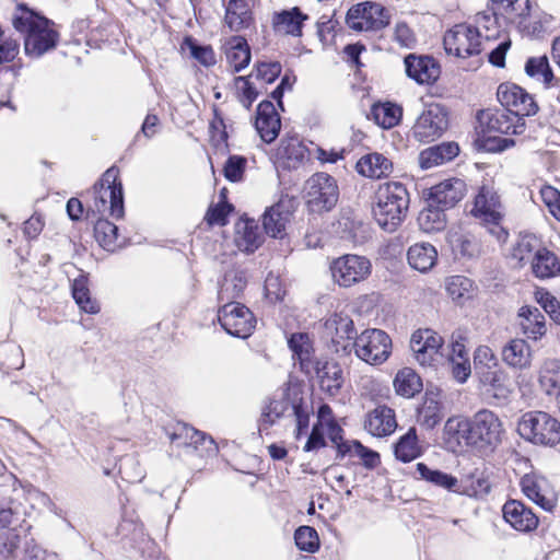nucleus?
Returning a JSON list of instances; mask_svg holds the SVG:
<instances>
[{"label":"nucleus","instance_id":"10","mask_svg":"<svg viewBox=\"0 0 560 560\" xmlns=\"http://www.w3.org/2000/svg\"><path fill=\"white\" fill-rule=\"evenodd\" d=\"M447 128V109L441 104L432 103L418 116L411 133L417 141L428 143L442 137Z\"/></svg>","mask_w":560,"mask_h":560},{"label":"nucleus","instance_id":"5","mask_svg":"<svg viewBox=\"0 0 560 560\" xmlns=\"http://www.w3.org/2000/svg\"><path fill=\"white\" fill-rule=\"evenodd\" d=\"M470 213L482 223L489 225V233L492 234L498 242H506L509 233L500 224L503 218V206L493 187L488 185L480 187Z\"/></svg>","mask_w":560,"mask_h":560},{"label":"nucleus","instance_id":"24","mask_svg":"<svg viewBox=\"0 0 560 560\" xmlns=\"http://www.w3.org/2000/svg\"><path fill=\"white\" fill-rule=\"evenodd\" d=\"M255 126L261 139L267 143L272 142L278 137L281 121L272 102L262 101L259 103Z\"/></svg>","mask_w":560,"mask_h":560},{"label":"nucleus","instance_id":"33","mask_svg":"<svg viewBox=\"0 0 560 560\" xmlns=\"http://www.w3.org/2000/svg\"><path fill=\"white\" fill-rule=\"evenodd\" d=\"M252 12L245 0H230L225 8L224 23L233 32H240L250 26Z\"/></svg>","mask_w":560,"mask_h":560},{"label":"nucleus","instance_id":"28","mask_svg":"<svg viewBox=\"0 0 560 560\" xmlns=\"http://www.w3.org/2000/svg\"><path fill=\"white\" fill-rule=\"evenodd\" d=\"M264 237L255 220L241 219L235 224L234 244L238 250L250 254L262 244Z\"/></svg>","mask_w":560,"mask_h":560},{"label":"nucleus","instance_id":"59","mask_svg":"<svg viewBox=\"0 0 560 560\" xmlns=\"http://www.w3.org/2000/svg\"><path fill=\"white\" fill-rule=\"evenodd\" d=\"M20 545V535L15 529L0 530V556L11 558Z\"/></svg>","mask_w":560,"mask_h":560},{"label":"nucleus","instance_id":"3","mask_svg":"<svg viewBox=\"0 0 560 560\" xmlns=\"http://www.w3.org/2000/svg\"><path fill=\"white\" fill-rule=\"evenodd\" d=\"M517 432L534 445L553 447L560 443V420L546 411H527L517 422Z\"/></svg>","mask_w":560,"mask_h":560},{"label":"nucleus","instance_id":"52","mask_svg":"<svg viewBox=\"0 0 560 560\" xmlns=\"http://www.w3.org/2000/svg\"><path fill=\"white\" fill-rule=\"evenodd\" d=\"M442 419V406L433 397H427L418 409L419 424L425 429H433Z\"/></svg>","mask_w":560,"mask_h":560},{"label":"nucleus","instance_id":"32","mask_svg":"<svg viewBox=\"0 0 560 560\" xmlns=\"http://www.w3.org/2000/svg\"><path fill=\"white\" fill-rule=\"evenodd\" d=\"M502 360L512 368L527 369L532 362L530 347L524 339H512L502 349Z\"/></svg>","mask_w":560,"mask_h":560},{"label":"nucleus","instance_id":"44","mask_svg":"<svg viewBox=\"0 0 560 560\" xmlns=\"http://www.w3.org/2000/svg\"><path fill=\"white\" fill-rule=\"evenodd\" d=\"M306 16L302 15L298 8L277 13L273 18V26L277 32L290 35H300L302 22Z\"/></svg>","mask_w":560,"mask_h":560},{"label":"nucleus","instance_id":"45","mask_svg":"<svg viewBox=\"0 0 560 560\" xmlns=\"http://www.w3.org/2000/svg\"><path fill=\"white\" fill-rule=\"evenodd\" d=\"M418 224L425 233H435L445 229L446 215L444 209L428 205L418 215Z\"/></svg>","mask_w":560,"mask_h":560},{"label":"nucleus","instance_id":"11","mask_svg":"<svg viewBox=\"0 0 560 560\" xmlns=\"http://www.w3.org/2000/svg\"><path fill=\"white\" fill-rule=\"evenodd\" d=\"M372 271L370 259L364 256L347 254L334 259L330 272L335 283L342 288H350L364 281Z\"/></svg>","mask_w":560,"mask_h":560},{"label":"nucleus","instance_id":"27","mask_svg":"<svg viewBox=\"0 0 560 560\" xmlns=\"http://www.w3.org/2000/svg\"><path fill=\"white\" fill-rule=\"evenodd\" d=\"M276 161L282 167L298 168L307 158V149L298 137L283 138L276 150Z\"/></svg>","mask_w":560,"mask_h":560},{"label":"nucleus","instance_id":"47","mask_svg":"<svg viewBox=\"0 0 560 560\" xmlns=\"http://www.w3.org/2000/svg\"><path fill=\"white\" fill-rule=\"evenodd\" d=\"M72 296L79 307L89 314L100 312L97 301L93 300L88 287V278L84 275L79 276L72 282Z\"/></svg>","mask_w":560,"mask_h":560},{"label":"nucleus","instance_id":"20","mask_svg":"<svg viewBox=\"0 0 560 560\" xmlns=\"http://www.w3.org/2000/svg\"><path fill=\"white\" fill-rule=\"evenodd\" d=\"M465 192L466 184L463 179L450 178L431 188L429 201L431 206H436L445 210L460 201Z\"/></svg>","mask_w":560,"mask_h":560},{"label":"nucleus","instance_id":"8","mask_svg":"<svg viewBox=\"0 0 560 560\" xmlns=\"http://www.w3.org/2000/svg\"><path fill=\"white\" fill-rule=\"evenodd\" d=\"M502 434V422L491 410H479L470 419V446L475 448L495 447L501 442Z\"/></svg>","mask_w":560,"mask_h":560},{"label":"nucleus","instance_id":"48","mask_svg":"<svg viewBox=\"0 0 560 560\" xmlns=\"http://www.w3.org/2000/svg\"><path fill=\"white\" fill-rule=\"evenodd\" d=\"M394 387L398 395L412 397L422 388L419 375L410 368H404L396 374Z\"/></svg>","mask_w":560,"mask_h":560},{"label":"nucleus","instance_id":"26","mask_svg":"<svg viewBox=\"0 0 560 560\" xmlns=\"http://www.w3.org/2000/svg\"><path fill=\"white\" fill-rule=\"evenodd\" d=\"M396 427L395 412L389 407L377 406L365 416L364 429L373 436L389 435Z\"/></svg>","mask_w":560,"mask_h":560},{"label":"nucleus","instance_id":"51","mask_svg":"<svg viewBox=\"0 0 560 560\" xmlns=\"http://www.w3.org/2000/svg\"><path fill=\"white\" fill-rule=\"evenodd\" d=\"M374 121L384 129L395 127L401 117V108L392 103L377 104L372 107Z\"/></svg>","mask_w":560,"mask_h":560},{"label":"nucleus","instance_id":"54","mask_svg":"<svg viewBox=\"0 0 560 560\" xmlns=\"http://www.w3.org/2000/svg\"><path fill=\"white\" fill-rule=\"evenodd\" d=\"M291 406L292 404L284 399L271 401L261 413L259 431L269 429L281 417H289Z\"/></svg>","mask_w":560,"mask_h":560},{"label":"nucleus","instance_id":"12","mask_svg":"<svg viewBox=\"0 0 560 560\" xmlns=\"http://www.w3.org/2000/svg\"><path fill=\"white\" fill-rule=\"evenodd\" d=\"M444 48L447 54L468 58L481 52V34L468 24L455 25L444 35Z\"/></svg>","mask_w":560,"mask_h":560},{"label":"nucleus","instance_id":"57","mask_svg":"<svg viewBox=\"0 0 560 560\" xmlns=\"http://www.w3.org/2000/svg\"><path fill=\"white\" fill-rule=\"evenodd\" d=\"M476 24L477 26L475 28L479 31L485 30L487 32V38L495 36L499 28L504 26L503 18L494 14L491 10V4L489 5V11H483L476 15Z\"/></svg>","mask_w":560,"mask_h":560},{"label":"nucleus","instance_id":"37","mask_svg":"<svg viewBox=\"0 0 560 560\" xmlns=\"http://www.w3.org/2000/svg\"><path fill=\"white\" fill-rule=\"evenodd\" d=\"M530 267L537 278H552L560 275V258L553 252L541 246L539 252H536Z\"/></svg>","mask_w":560,"mask_h":560},{"label":"nucleus","instance_id":"34","mask_svg":"<svg viewBox=\"0 0 560 560\" xmlns=\"http://www.w3.org/2000/svg\"><path fill=\"white\" fill-rule=\"evenodd\" d=\"M407 258L411 268L427 272L435 265L438 250L430 243H417L409 247Z\"/></svg>","mask_w":560,"mask_h":560},{"label":"nucleus","instance_id":"14","mask_svg":"<svg viewBox=\"0 0 560 560\" xmlns=\"http://www.w3.org/2000/svg\"><path fill=\"white\" fill-rule=\"evenodd\" d=\"M323 334L331 341L337 353H349L358 336L352 318L343 313H334L326 318Z\"/></svg>","mask_w":560,"mask_h":560},{"label":"nucleus","instance_id":"41","mask_svg":"<svg viewBox=\"0 0 560 560\" xmlns=\"http://www.w3.org/2000/svg\"><path fill=\"white\" fill-rule=\"evenodd\" d=\"M246 283L247 279L243 270H231L226 272L219 291V301L231 302L240 298Z\"/></svg>","mask_w":560,"mask_h":560},{"label":"nucleus","instance_id":"50","mask_svg":"<svg viewBox=\"0 0 560 560\" xmlns=\"http://www.w3.org/2000/svg\"><path fill=\"white\" fill-rule=\"evenodd\" d=\"M94 236L97 243L108 252H115L120 245L118 241V228L105 219H98L94 225Z\"/></svg>","mask_w":560,"mask_h":560},{"label":"nucleus","instance_id":"19","mask_svg":"<svg viewBox=\"0 0 560 560\" xmlns=\"http://www.w3.org/2000/svg\"><path fill=\"white\" fill-rule=\"evenodd\" d=\"M521 488L530 501L545 511L551 512L556 508L558 494L545 477L525 475L521 479Z\"/></svg>","mask_w":560,"mask_h":560},{"label":"nucleus","instance_id":"9","mask_svg":"<svg viewBox=\"0 0 560 560\" xmlns=\"http://www.w3.org/2000/svg\"><path fill=\"white\" fill-rule=\"evenodd\" d=\"M390 14L381 3L365 1L351 7L347 13V25L357 32L380 31L389 24Z\"/></svg>","mask_w":560,"mask_h":560},{"label":"nucleus","instance_id":"13","mask_svg":"<svg viewBox=\"0 0 560 560\" xmlns=\"http://www.w3.org/2000/svg\"><path fill=\"white\" fill-rule=\"evenodd\" d=\"M218 319L229 335L238 338H247L256 323L249 308L234 301L224 302L219 310Z\"/></svg>","mask_w":560,"mask_h":560},{"label":"nucleus","instance_id":"36","mask_svg":"<svg viewBox=\"0 0 560 560\" xmlns=\"http://www.w3.org/2000/svg\"><path fill=\"white\" fill-rule=\"evenodd\" d=\"M291 213L278 203L270 207L262 215V226L267 235L275 238H282Z\"/></svg>","mask_w":560,"mask_h":560},{"label":"nucleus","instance_id":"49","mask_svg":"<svg viewBox=\"0 0 560 560\" xmlns=\"http://www.w3.org/2000/svg\"><path fill=\"white\" fill-rule=\"evenodd\" d=\"M450 243L453 252L462 257L472 258L480 253V242L471 233H453Z\"/></svg>","mask_w":560,"mask_h":560},{"label":"nucleus","instance_id":"39","mask_svg":"<svg viewBox=\"0 0 560 560\" xmlns=\"http://www.w3.org/2000/svg\"><path fill=\"white\" fill-rule=\"evenodd\" d=\"M444 439L450 444L470 446V419L448 418L443 429Z\"/></svg>","mask_w":560,"mask_h":560},{"label":"nucleus","instance_id":"4","mask_svg":"<svg viewBox=\"0 0 560 560\" xmlns=\"http://www.w3.org/2000/svg\"><path fill=\"white\" fill-rule=\"evenodd\" d=\"M94 201L91 209L104 214H109L116 219L124 215V192L122 185L119 180V170L109 167L102 178L93 186Z\"/></svg>","mask_w":560,"mask_h":560},{"label":"nucleus","instance_id":"56","mask_svg":"<svg viewBox=\"0 0 560 560\" xmlns=\"http://www.w3.org/2000/svg\"><path fill=\"white\" fill-rule=\"evenodd\" d=\"M296 547L310 553H314L319 548V538L317 532L311 526H300L294 534Z\"/></svg>","mask_w":560,"mask_h":560},{"label":"nucleus","instance_id":"21","mask_svg":"<svg viewBox=\"0 0 560 560\" xmlns=\"http://www.w3.org/2000/svg\"><path fill=\"white\" fill-rule=\"evenodd\" d=\"M503 517L515 530L522 533H530L535 530L539 524L538 516L517 500L506 501L502 508Z\"/></svg>","mask_w":560,"mask_h":560},{"label":"nucleus","instance_id":"63","mask_svg":"<svg viewBox=\"0 0 560 560\" xmlns=\"http://www.w3.org/2000/svg\"><path fill=\"white\" fill-rule=\"evenodd\" d=\"M540 196L549 212L560 221V191L551 186H545Z\"/></svg>","mask_w":560,"mask_h":560},{"label":"nucleus","instance_id":"55","mask_svg":"<svg viewBox=\"0 0 560 560\" xmlns=\"http://www.w3.org/2000/svg\"><path fill=\"white\" fill-rule=\"evenodd\" d=\"M549 23V16L534 15L529 11L528 15L523 19L522 23L517 24L515 28L525 36L538 37L547 31Z\"/></svg>","mask_w":560,"mask_h":560},{"label":"nucleus","instance_id":"53","mask_svg":"<svg viewBox=\"0 0 560 560\" xmlns=\"http://www.w3.org/2000/svg\"><path fill=\"white\" fill-rule=\"evenodd\" d=\"M290 350L293 353V358H298L301 368L306 369L310 364L312 343L307 334L298 332L291 335L288 340Z\"/></svg>","mask_w":560,"mask_h":560},{"label":"nucleus","instance_id":"38","mask_svg":"<svg viewBox=\"0 0 560 560\" xmlns=\"http://www.w3.org/2000/svg\"><path fill=\"white\" fill-rule=\"evenodd\" d=\"M226 60L233 72H240L250 61V49L247 42L240 36L232 37L225 49Z\"/></svg>","mask_w":560,"mask_h":560},{"label":"nucleus","instance_id":"40","mask_svg":"<svg viewBox=\"0 0 560 560\" xmlns=\"http://www.w3.org/2000/svg\"><path fill=\"white\" fill-rule=\"evenodd\" d=\"M539 386L548 396L560 398V364L558 361L549 360L544 363L539 371Z\"/></svg>","mask_w":560,"mask_h":560},{"label":"nucleus","instance_id":"6","mask_svg":"<svg viewBox=\"0 0 560 560\" xmlns=\"http://www.w3.org/2000/svg\"><path fill=\"white\" fill-rule=\"evenodd\" d=\"M392 348L388 334L376 328L363 330L355 337L352 346L357 358L370 365H381L387 361Z\"/></svg>","mask_w":560,"mask_h":560},{"label":"nucleus","instance_id":"31","mask_svg":"<svg viewBox=\"0 0 560 560\" xmlns=\"http://www.w3.org/2000/svg\"><path fill=\"white\" fill-rule=\"evenodd\" d=\"M459 153V147L455 142H446L423 150L419 155L421 168L429 170L453 160Z\"/></svg>","mask_w":560,"mask_h":560},{"label":"nucleus","instance_id":"7","mask_svg":"<svg viewBox=\"0 0 560 560\" xmlns=\"http://www.w3.org/2000/svg\"><path fill=\"white\" fill-rule=\"evenodd\" d=\"M305 190L307 205L313 212L329 211L339 199L337 180L324 172L312 175L305 184Z\"/></svg>","mask_w":560,"mask_h":560},{"label":"nucleus","instance_id":"22","mask_svg":"<svg viewBox=\"0 0 560 560\" xmlns=\"http://www.w3.org/2000/svg\"><path fill=\"white\" fill-rule=\"evenodd\" d=\"M407 75L419 84H431L440 77L439 63L429 56L408 55L405 58Z\"/></svg>","mask_w":560,"mask_h":560},{"label":"nucleus","instance_id":"18","mask_svg":"<svg viewBox=\"0 0 560 560\" xmlns=\"http://www.w3.org/2000/svg\"><path fill=\"white\" fill-rule=\"evenodd\" d=\"M170 439L176 446L191 448L201 456L217 452V446L211 436L186 423H177Z\"/></svg>","mask_w":560,"mask_h":560},{"label":"nucleus","instance_id":"64","mask_svg":"<svg viewBox=\"0 0 560 560\" xmlns=\"http://www.w3.org/2000/svg\"><path fill=\"white\" fill-rule=\"evenodd\" d=\"M234 83L240 94L241 102L246 108H249L257 97V92L246 77H236Z\"/></svg>","mask_w":560,"mask_h":560},{"label":"nucleus","instance_id":"1","mask_svg":"<svg viewBox=\"0 0 560 560\" xmlns=\"http://www.w3.org/2000/svg\"><path fill=\"white\" fill-rule=\"evenodd\" d=\"M409 192L399 182L378 185L372 212L377 224L386 232H394L402 223L409 208Z\"/></svg>","mask_w":560,"mask_h":560},{"label":"nucleus","instance_id":"16","mask_svg":"<svg viewBox=\"0 0 560 560\" xmlns=\"http://www.w3.org/2000/svg\"><path fill=\"white\" fill-rule=\"evenodd\" d=\"M497 95L501 105L518 117L536 115L539 109L533 96L516 84H500Z\"/></svg>","mask_w":560,"mask_h":560},{"label":"nucleus","instance_id":"29","mask_svg":"<svg viewBox=\"0 0 560 560\" xmlns=\"http://www.w3.org/2000/svg\"><path fill=\"white\" fill-rule=\"evenodd\" d=\"M355 168L364 177L380 179L392 174L393 163L385 155L374 152L360 158Z\"/></svg>","mask_w":560,"mask_h":560},{"label":"nucleus","instance_id":"17","mask_svg":"<svg viewBox=\"0 0 560 560\" xmlns=\"http://www.w3.org/2000/svg\"><path fill=\"white\" fill-rule=\"evenodd\" d=\"M443 338L434 330L418 329L411 335L410 347L417 361L423 366H431L440 355Z\"/></svg>","mask_w":560,"mask_h":560},{"label":"nucleus","instance_id":"60","mask_svg":"<svg viewBox=\"0 0 560 560\" xmlns=\"http://www.w3.org/2000/svg\"><path fill=\"white\" fill-rule=\"evenodd\" d=\"M247 160L241 155L230 156L224 165V176L230 182H240L243 178Z\"/></svg>","mask_w":560,"mask_h":560},{"label":"nucleus","instance_id":"35","mask_svg":"<svg viewBox=\"0 0 560 560\" xmlns=\"http://www.w3.org/2000/svg\"><path fill=\"white\" fill-rule=\"evenodd\" d=\"M540 240L530 233L521 234L512 248L511 258L520 266L530 264L536 257V252L541 248Z\"/></svg>","mask_w":560,"mask_h":560},{"label":"nucleus","instance_id":"43","mask_svg":"<svg viewBox=\"0 0 560 560\" xmlns=\"http://www.w3.org/2000/svg\"><path fill=\"white\" fill-rule=\"evenodd\" d=\"M320 389L330 396H336L342 384V371L335 363H326L320 370H317Z\"/></svg>","mask_w":560,"mask_h":560},{"label":"nucleus","instance_id":"15","mask_svg":"<svg viewBox=\"0 0 560 560\" xmlns=\"http://www.w3.org/2000/svg\"><path fill=\"white\" fill-rule=\"evenodd\" d=\"M483 132H500L522 135L525 131V120L506 108L483 109L477 115Z\"/></svg>","mask_w":560,"mask_h":560},{"label":"nucleus","instance_id":"25","mask_svg":"<svg viewBox=\"0 0 560 560\" xmlns=\"http://www.w3.org/2000/svg\"><path fill=\"white\" fill-rule=\"evenodd\" d=\"M494 14L503 18L505 27H515L528 15L529 0H489Z\"/></svg>","mask_w":560,"mask_h":560},{"label":"nucleus","instance_id":"42","mask_svg":"<svg viewBox=\"0 0 560 560\" xmlns=\"http://www.w3.org/2000/svg\"><path fill=\"white\" fill-rule=\"evenodd\" d=\"M421 454L422 447L419 444L417 431L415 428H410L395 444V456L404 463H409Z\"/></svg>","mask_w":560,"mask_h":560},{"label":"nucleus","instance_id":"23","mask_svg":"<svg viewBox=\"0 0 560 560\" xmlns=\"http://www.w3.org/2000/svg\"><path fill=\"white\" fill-rule=\"evenodd\" d=\"M517 325L528 339L539 340L547 332L545 315L536 306H522L517 313Z\"/></svg>","mask_w":560,"mask_h":560},{"label":"nucleus","instance_id":"61","mask_svg":"<svg viewBox=\"0 0 560 560\" xmlns=\"http://www.w3.org/2000/svg\"><path fill=\"white\" fill-rule=\"evenodd\" d=\"M119 472L128 482H138L143 478V470L139 463L130 456H126L120 460Z\"/></svg>","mask_w":560,"mask_h":560},{"label":"nucleus","instance_id":"46","mask_svg":"<svg viewBox=\"0 0 560 560\" xmlns=\"http://www.w3.org/2000/svg\"><path fill=\"white\" fill-rule=\"evenodd\" d=\"M417 471L420 478L448 491H457L458 479L439 469H432L423 463L417 464Z\"/></svg>","mask_w":560,"mask_h":560},{"label":"nucleus","instance_id":"58","mask_svg":"<svg viewBox=\"0 0 560 560\" xmlns=\"http://www.w3.org/2000/svg\"><path fill=\"white\" fill-rule=\"evenodd\" d=\"M471 281L463 276H453L446 280V291L453 300H459L469 294Z\"/></svg>","mask_w":560,"mask_h":560},{"label":"nucleus","instance_id":"2","mask_svg":"<svg viewBox=\"0 0 560 560\" xmlns=\"http://www.w3.org/2000/svg\"><path fill=\"white\" fill-rule=\"evenodd\" d=\"M12 23L16 31L24 34V50L27 56L38 58L56 47L59 35L46 18L20 5Z\"/></svg>","mask_w":560,"mask_h":560},{"label":"nucleus","instance_id":"30","mask_svg":"<svg viewBox=\"0 0 560 560\" xmlns=\"http://www.w3.org/2000/svg\"><path fill=\"white\" fill-rule=\"evenodd\" d=\"M525 73L546 89L557 86L559 79L555 77L546 55L529 57L524 67Z\"/></svg>","mask_w":560,"mask_h":560},{"label":"nucleus","instance_id":"62","mask_svg":"<svg viewBox=\"0 0 560 560\" xmlns=\"http://www.w3.org/2000/svg\"><path fill=\"white\" fill-rule=\"evenodd\" d=\"M186 44L190 49L191 56L202 66L210 67L215 63V55L210 46H199L190 38L186 39Z\"/></svg>","mask_w":560,"mask_h":560}]
</instances>
